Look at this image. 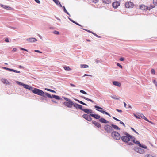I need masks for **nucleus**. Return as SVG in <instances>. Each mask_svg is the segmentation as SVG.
<instances>
[{
	"label": "nucleus",
	"instance_id": "obj_60",
	"mask_svg": "<svg viewBox=\"0 0 157 157\" xmlns=\"http://www.w3.org/2000/svg\"><path fill=\"white\" fill-rule=\"evenodd\" d=\"M71 85L73 86H75V85L73 84H71Z\"/></svg>",
	"mask_w": 157,
	"mask_h": 157
},
{
	"label": "nucleus",
	"instance_id": "obj_21",
	"mask_svg": "<svg viewBox=\"0 0 157 157\" xmlns=\"http://www.w3.org/2000/svg\"><path fill=\"white\" fill-rule=\"evenodd\" d=\"M1 81L4 84H5L6 85L9 84V82L6 79L2 78V79Z\"/></svg>",
	"mask_w": 157,
	"mask_h": 157
},
{
	"label": "nucleus",
	"instance_id": "obj_40",
	"mask_svg": "<svg viewBox=\"0 0 157 157\" xmlns=\"http://www.w3.org/2000/svg\"><path fill=\"white\" fill-rule=\"evenodd\" d=\"M53 33L57 35H59V32L57 31H54L53 32Z\"/></svg>",
	"mask_w": 157,
	"mask_h": 157
},
{
	"label": "nucleus",
	"instance_id": "obj_37",
	"mask_svg": "<svg viewBox=\"0 0 157 157\" xmlns=\"http://www.w3.org/2000/svg\"><path fill=\"white\" fill-rule=\"evenodd\" d=\"M83 98H84V99H85L86 100H87V101H90L91 102H93V101L92 100H91V99H89V98H86L85 97H84Z\"/></svg>",
	"mask_w": 157,
	"mask_h": 157
},
{
	"label": "nucleus",
	"instance_id": "obj_4",
	"mask_svg": "<svg viewBox=\"0 0 157 157\" xmlns=\"http://www.w3.org/2000/svg\"><path fill=\"white\" fill-rule=\"evenodd\" d=\"M16 82L20 85L23 86L24 88L26 89H29L32 91L33 88L32 86L27 84H24L22 83L19 82L18 81H16Z\"/></svg>",
	"mask_w": 157,
	"mask_h": 157
},
{
	"label": "nucleus",
	"instance_id": "obj_5",
	"mask_svg": "<svg viewBox=\"0 0 157 157\" xmlns=\"http://www.w3.org/2000/svg\"><path fill=\"white\" fill-rule=\"evenodd\" d=\"M112 136L114 139L117 140H119L121 137L120 134L116 131L112 132Z\"/></svg>",
	"mask_w": 157,
	"mask_h": 157
},
{
	"label": "nucleus",
	"instance_id": "obj_23",
	"mask_svg": "<svg viewBox=\"0 0 157 157\" xmlns=\"http://www.w3.org/2000/svg\"><path fill=\"white\" fill-rule=\"evenodd\" d=\"M76 108H78L81 109L82 110V106L81 105H78L77 104H74L73 105Z\"/></svg>",
	"mask_w": 157,
	"mask_h": 157
},
{
	"label": "nucleus",
	"instance_id": "obj_46",
	"mask_svg": "<svg viewBox=\"0 0 157 157\" xmlns=\"http://www.w3.org/2000/svg\"><path fill=\"white\" fill-rule=\"evenodd\" d=\"M93 2L96 3L98 2L99 0H92Z\"/></svg>",
	"mask_w": 157,
	"mask_h": 157
},
{
	"label": "nucleus",
	"instance_id": "obj_39",
	"mask_svg": "<svg viewBox=\"0 0 157 157\" xmlns=\"http://www.w3.org/2000/svg\"><path fill=\"white\" fill-rule=\"evenodd\" d=\"M153 3L154 5L157 6V0H153Z\"/></svg>",
	"mask_w": 157,
	"mask_h": 157
},
{
	"label": "nucleus",
	"instance_id": "obj_24",
	"mask_svg": "<svg viewBox=\"0 0 157 157\" xmlns=\"http://www.w3.org/2000/svg\"><path fill=\"white\" fill-rule=\"evenodd\" d=\"M81 68L82 69L86 68L89 67V66L86 64H81L80 65Z\"/></svg>",
	"mask_w": 157,
	"mask_h": 157
},
{
	"label": "nucleus",
	"instance_id": "obj_45",
	"mask_svg": "<svg viewBox=\"0 0 157 157\" xmlns=\"http://www.w3.org/2000/svg\"><path fill=\"white\" fill-rule=\"evenodd\" d=\"M64 98L65 100H66L67 101H69L71 100L70 99L66 98Z\"/></svg>",
	"mask_w": 157,
	"mask_h": 157
},
{
	"label": "nucleus",
	"instance_id": "obj_20",
	"mask_svg": "<svg viewBox=\"0 0 157 157\" xmlns=\"http://www.w3.org/2000/svg\"><path fill=\"white\" fill-rule=\"evenodd\" d=\"M82 110L84 111L86 113L89 114L92 113V111L91 109H82Z\"/></svg>",
	"mask_w": 157,
	"mask_h": 157
},
{
	"label": "nucleus",
	"instance_id": "obj_38",
	"mask_svg": "<svg viewBox=\"0 0 157 157\" xmlns=\"http://www.w3.org/2000/svg\"><path fill=\"white\" fill-rule=\"evenodd\" d=\"M83 98H84V99H85L86 100H87V101H90L91 102H93V101L92 100H91V99H89V98H86L85 97H84Z\"/></svg>",
	"mask_w": 157,
	"mask_h": 157
},
{
	"label": "nucleus",
	"instance_id": "obj_59",
	"mask_svg": "<svg viewBox=\"0 0 157 157\" xmlns=\"http://www.w3.org/2000/svg\"><path fill=\"white\" fill-rule=\"evenodd\" d=\"M52 101L53 102H55V103H57V102H56L55 101H54L53 100H52Z\"/></svg>",
	"mask_w": 157,
	"mask_h": 157
},
{
	"label": "nucleus",
	"instance_id": "obj_15",
	"mask_svg": "<svg viewBox=\"0 0 157 157\" xmlns=\"http://www.w3.org/2000/svg\"><path fill=\"white\" fill-rule=\"evenodd\" d=\"M2 68L5 70H8L9 71H13L14 72H16L17 73H20V71H19L15 70H13V69H10V68H8L7 67H2Z\"/></svg>",
	"mask_w": 157,
	"mask_h": 157
},
{
	"label": "nucleus",
	"instance_id": "obj_1",
	"mask_svg": "<svg viewBox=\"0 0 157 157\" xmlns=\"http://www.w3.org/2000/svg\"><path fill=\"white\" fill-rule=\"evenodd\" d=\"M122 141L126 143L129 145H132V143L131 140L135 144L138 145L139 147L144 148L147 149V147L143 144H140V142L134 136H131L128 133H125L124 135L121 137Z\"/></svg>",
	"mask_w": 157,
	"mask_h": 157
},
{
	"label": "nucleus",
	"instance_id": "obj_48",
	"mask_svg": "<svg viewBox=\"0 0 157 157\" xmlns=\"http://www.w3.org/2000/svg\"><path fill=\"white\" fill-rule=\"evenodd\" d=\"M20 49H21V50H24V51H28L26 49H24V48H20Z\"/></svg>",
	"mask_w": 157,
	"mask_h": 157
},
{
	"label": "nucleus",
	"instance_id": "obj_53",
	"mask_svg": "<svg viewBox=\"0 0 157 157\" xmlns=\"http://www.w3.org/2000/svg\"><path fill=\"white\" fill-rule=\"evenodd\" d=\"M16 51H17V49L16 48H14L12 50V51H13V52H15Z\"/></svg>",
	"mask_w": 157,
	"mask_h": 157
},
{
	"label": "nucleus",
	"instance_id": "obj_11",
	"mask_svg": "<svg viewBox=\"0 0 157 157\" xmlns=\"http://www.w3.org/2000/svg\"><path fill=\"white\" fill-rule=\"evenodd\" d=\"M139 9L142 11H146L147 10V6L144 5H141L139 6Z\"/></svg>",
	"mask_w": 157,
	"mask_h": 157
},
{
	"label": "nucleus",
	"instance_id": "obj_56",
	"mask_svg": "<svg viewBox=\"0 0 157 157\" xmlns=\"http://www.w3.org/2000/svg\"><path fill=\"white\" fill-rule=\"evenodd\" d=\"M91 76V75H87V74H85L83 76L84 77H85V76Z\"/></svg>",
	"mask_w": 157,
	"mask_h": 157
},
{
	"label": "nucleus",
	"instance_id": "obj_19",
	"mask_svg": "<svg viewBox=\"0 0 157 157\" xmlns=\"http://www.w3.org/2000/svg\"><path fill=\"white\" fill-rule=\"evenodd\" d=\"M113 85L118 87H120L121 86V83L117 81H113Z\"/></svg>",
	"mask_w": 157,
	"mask_h": 157
},
{
	"label": "nucleus",
	"instance_id": "obj_18",
	"mask_svg": "<svg viewBox=\"0 0 157 157\" xmlns=\"http://www.w3.org/2000/svg\"><path fill=\"white\" fill-rule=\"evenodd\" d=\"M90 115L96 119H100V116L97 114H90Z\"/></svg>",
	"mask_w": 157,
	"mask_h": 157
},
{
	"label": "nucleus",
	"instance_id": "obj_47",
	"mask_svg": "<svg viewBox=\"0 0 157 157\" xmlns=\"http://www.w3.org/2000/svg\"><path fill=\"white\" fill-rule=\"evenodd\" d=\"M117 65L120 68H122V66L119 63H117Z\"/></svg>",
	"mask_w": 157,
	"mask_h": 157
},
{
	"label": "nucleus",
	"instance_id": "obj_52",
	"mask_svg": "<svg viewBox=\"0 0 157 157\" xmlns=\"http://www.w3.org/2000/svg\"><path fill=\"white\" fill-rule=\"evenodd\" d=\"M120 60L121 61H123L124 60V58H121L120 59Z\"/></svg>",
	"mask_w": 157,
	"mask_h": 157
},
{
	"label": "nucleus",
	"instance_id": "obj_10",
	"mask_svg": "<svg viewBox=\"0 0 157 157\" xmlns=\"http://www.w3.org/2000/svg\"><path fill=\"white\" fill-rule=\"evenodd\" d=\"M120 5V3L118 1L112 3V6L115 9H117Z\"/></svg>",
	"mask_w": 157,
	"mask_h": 157
},
{
	"label": "nucleus",
	"instance_id": "obj_28",
	"mask_svg": "<svg viewBox=\"0 0 157 157\" xmlns=\"http://www.w3.org/2000/svg\"><path fill=\"white\" fill-rule=\"evenodd\" d=\"M53 98H54L56 99L59 100L61 99L60 97L57 95H52Z\"/></svg>",
	"mask_w": 157,
	"mask_h": 157
},
{
	"label": "nucleus",
	"instance_id": "obj_3",
	"mask_svg": "<svg viewBox=\"0 0 157 157\" xmlns=\"http://www.w3.org/2000/svg\"><path fill=\"white\" fill-rule=\"evenodd\" d=\"M134 116L136 117V118L137 119H141V118L144 119L145 120L147 121L148 122H149L151 123L152 124H153L151 121H149L147 118L142 114L141 113H139L137 115H136V114H133Z\"/></svg>",
	"mask_w": 157,
	"mask_h": 157
},
{
	"label": "nucleus",
	"instance_id": "obj_64",
	"mask_svg": "<svg viewBox=\"0 0 157 157\" xmlns=\"http://www.w3.org/2000/svg\"><path fill=\"white\" fill-rule=\"evenodd\" d=\"M101 109H100V110H97L98 111L100 112V111H101L102 110H101Z\"/></svg>",
	"mask_w": 157,
	"mask_h": 157
},
{
	"label": "nucleus",
	"instance_id": "obj_27",
	"mask_svg": "<svg viewBox=\"0 0 157 157\" xmlns=\"http://www.w3.org/2000/svg\"><path fill=\"white\" fill-rule=\"evenodd\" d=\"M46 96L50 98H53L52 95V96L50 94L47 93H45V97Z\"/></svg>",
	"mask_w": 157,
	"mask_h": 157
},
{
	"label": "nucleus",
	"instance_id": "obj_31",
	"mask_svg": "<svg viewBox=\"0 0 157 157\" xmlns=\"http://www.w3.org/2000/svg\"><path fill=\"white\" fill-rule=\"evenodd\" d=\"M63 10L64 12H65L68 15H69V13L67 11V10H66L65 7L64 6H62Z\"/></svg>",
	"mask_w": 157,
	"mask_h": 157
},
{
	"label": "nucleus",
	"instance_id": "obj_33",
	"mask_svg": "<svg viewBox=\"0 0 157 157\" xmlns=\"http://www.w3.org/2000/svg\"><path fill=\"white\" fill-rule=\"evenodd\" d=\"M100 112L103 114H106L107 115L109 116H110V115L107 112L104 110H102L101 111H100Z\"/></svg>",
	"mask_w": 157,
	"mask_h": 157
},
{
	"label": "nucleus",
	"instance_id": "obj_12",
	"mask_svg": "<svg viewBox=\"0 0 157 157\" xmlns=\"http://www.w3.org/2000/svg\"><path fill=\"white\" fill-rule=\"evenodd\" d=\"M52 1L55 2L56 5L58 6L59 7H62V5L61 4L60 1L59 0H52Z\"/></svg>",
	"mask_w": 157,
	"mask_h": 157
},
{
	"label": "nucleus",
	"instance_id": "obj_58",
	"mask_svg": "<svg viewBox=\"0 0 157 157\" xmlns=\"http://www.w3.org/2000/svg\"><path fill=\"white\" fill-rule=\"evenodd\" d=\"M124 107H126V105L127 104H126V103L125 102H124Z\"/></svg>",
	"mask_w": 157,
	"mask_h": 157
},
{
	"label": "nucleus",
	"instance_id": "obj_14",
	"mask_svg": "<svg viewBox=\"0 0 157 157\" xmlns=\"http://www.w3.org/2000/svg\"><path fill=\"white\" fill-rule=\"evenodd\" d=\"M26 40L29 42L33 43L36 41L37 40L34 38H31L27 39Z\"/></svg>",
	"mask_w": 157,
	"mask_h": 157
},
{
	"label": "nucleus",
	"instance_id": "obj_35",
	"mask_svg": "<svg viewBox=\"0 0 157 157\" xmlns=\"http://www.w3.org/2000/svg\"><path fill=\"white\" fill-rule=\"evenodd\" d=\"M154 7V6L153 5H151L150 6H147V10H150Z\"/></svg>",
	"mask_w": 157,
	"mask_h": 157
},
{
	"label": "nucleus",
	"instance_id": "obj_30",
	"mask_svg": "<svg viewBox=\"0 0 157 157\" xmlns=\"http://www.w3.org/2000/svg\"><path fill=\"white\" fill-rule=\"evenodd\" d=\"M112 126L113 128H114L116 130H120V128L116 125H114L113 124H112Z\"/></svg>",
	"mask_w": 157,
	"mask_h": 157
},
{
	"label": "nucleus",
	"instance_id": "obj_22",
	"mask_svg": "<svg viewBox=\"0 0 157 157\" xmlns=\"http://www.w3.org/2000/svg\"><path fill=\"white\" fill-rule=\"evenodd\" d=\"M92 123L93 124H94V125L98 128L100 127H101L100 124L99 123L95 121H93Z\"/></svg>",
	"mask_w": 157,
	"mask_h": 157
},
{
	"label": "nucleus",
	"instance_id": "obj_25",
	"mask_svg": "<svg viewBox=\"0 0 157 157\" xmlns=\"http://www.w3.org/2000/svg\"><path fill=\"white\" fill-rule=\"evenodd\" d=\"M102 2L104 4H109L111 2V0H102Z\"/></svg>",
	"mask_w": 157,
	"mask_h": 157
},
{
	"label": "nucleus",
	"instance_id": "obj_50",
	"mask_svg": "<svg viewBox=\"0 0 157 157\" xmlns=\"http://www.w3.org/2000/svg\"><path fill=\"white\" fill-rule=\"evenodd\" d=\"M35 1L38 3L40 4V2L39 0H35Z\"/></svg>",
	"mask_w": 157,
	"mask_h": 157
},
{
	"label": "nucleus",
	"instance_id": "obj_32",
	"mask_svg": "<svg viewBox=\"0 0 157 157\" xmlns=\"http://www.w3.org/2000/svg\"><path fill=\"white\" fill-rule=\"evenodd\" d=\"M75 100L76 101H78L79 103H81V104H82V105H87L84 103V102H83L80 101H79L78 100H77V99H75Z\"/></svg>",
	"mask_w": 157,
	"mask_h": 157
},
{
	"label": "nucleus",
	"instance_id": "obj_2",
	"mask_svg": "<svg viewBox=\"0 0 157 157\" xmlns=\"http://www.w3.org/2000/svg\"><path fill=\"white\" fill-rule=\"evenodd\" d=\"M32 91L36 94L45 97V93L41 90L33 88Z\"/></svg>",
	"mask_w": 157,
	"mask_h": 157
},
{
	"label": "nucleus",
	"instance_id": "obj_61",
	"mask_svg": "<svg viewBox=\"0 0 157 157\" xmlns=\"http://www.w3.org/2000/svg\"><path fill=\"white\" fill-rule=\"evenodd\" d=\"M113 118L114 119H115V120H116L117 119V118H116L115 117H113Z\"/></svg>",
	"mask_w": 157,
	"mask_h": 157
},
{
	"label": "nucleus",
	"instance_id": "obj_62",
	"mask_svg": "<svg viewBox=\"0 0 157 157\" xmlns=\"http://www.w3.org/2000/svg\"><path fill=\"white\" fill-rule=\"evenodd\" d=\"M75 24H77V25H80L78 23H76V22H75Z\"/></svg>",
	"mask_w": 157,
	"mask_h": 157
},
{
	"label": "nucleus",
	"instance_id": "obj_54",
	"mask_svg": "<svg viewBox=\"0 0 157 157\" xmlns=\"http://www.w3.org/2000/svg\"><path fill=\"white\" fill-rule=\"evenodd\" d=\"M116 110L118 112H122V111L121 110H119L118 109H116Z\"/></svg>",
	"mask_w": 157,
	"mask_h": 157
},
{
	"label": "nucleus",
	"instance_id": "obj_26",
	"mask_svg": "<svg viewBox=\"0 0 157 157\" xmlns=\"http://www.w3.org/2000/svg\"><path fill=\"white\" fill-rule=\"evenodd\" d=\"M110 96L113 99H115L116 100H119L120 97L117 98V96L115 95H110Z\"/></svg>",
	"mask_w": 157,
	"mask_h": 157
},
{
	"label": "nucleus",
	"instance_id": "obj_57",
	"mask_svg": "<svg viewBox=\"0 0 157 157\" xmlns=\"http://www.w3.org/2000/svg\"><path fill=\"white\" fill-rule=\"evenodd\" d=\"M120 123H121V124H123L124 126H125V125H124V123L123 122H122L121 121H120Z\"/></svg>",
	"mask_w": 157,
	"mask_h": 157
},
{
	"label": "nucleus",
	"instance_id": "obj_44",
	"mask_svg": "<svg viewBox=\"0 0 157 157\" xmlns=\"http://www.w3.org/2000/svg\"><path fill=\"white\" fill-rule=\"evenodd\" d=\"M131 129L135 133L139 134V133L133 128H131Z\"/></svg>",
	"mask_w": 157,
	"mask_h": 157
},
{
	"label": "nucleus",
	"instance_id": "obj_17",
	"mask_svg": "<svg viewBox=\"0 0 157 157\" xmlns=\"http://www.w3.org/2000/svg\"><path fill=\"white\" fill-rule=\"evenodd\" d=\"M99 121L103 123L107 124L109 123V121L106 120L105 119L103 118H101L99 119Z\"/></svg>",
	"mask_w": 157,
	"mask_h": 157
},
{
	"label": "nucleus",
	"instance_id": "obj_9",
	"mask_svg": "<svg viewBox=\"0 0 157 157\" xmlns=\"http://www.w3.org/2000/svg\"><path fill=\"white\" fill-rule=\"evenodd\" d=\"M0 6H1L2 8L8 10H12L13 8L7 5H2L0 4Z\"/></svg>",
	"mask_w": 157,
	"mask_h": 157
},
{
	"label": "nucleus",
	"instance_id": "obj_49",
	"mask_svg": "<svg viewBox=\"0 0 157 157\" xmlns=\"http://www.w3.org/2000/svg\"><path fill=\"white\" fill-rule=\"evenodd\" d=\"M34 52H38V53H42V52H41L40 51L37 50H35L34 51Z\"/></svg>",
	"mask_w": 157,
	"mask_h": 157
},
{
	"label": "nucleus",
	"instance_id": "obj_16",
	"mask_svg": "<svg viewBox=\"0 0 157 157\" xmlns=\"http://www.w3.org/2000/svg\"><path fill=\"white\" fill-rule=\"evenodd\" d=\"M105 129L107 132H109L112 130V127L110 125H106L105 126Z\"/></svg>",
	"mask_w": 157,
	"mask_h": 157
},
{
	"label": "nucleus",
	"instance_id": "obj_55",
	"mask_svg": "<svg viewBox=\"0 0 157 157\" xmlns=\"http://www.w3.org/2000/svg\"><path fill=\"white\" fill-rule=\"evenodd\" d=\"M69 19L72 22H73V23H75V22L74 21L72 20H71V19L70 18H69Z\"/></svg>",
	"mask_w": 157,
	"mask_h": 157
},
{
	"label": "nucleus",
	"instance_id": "obj_6",
	"mask_svg": "<svg viewBox=\"0 0 157 157\" xmlns=\"http://www.w3.org/2000/svg\"><path fill=\"white\" fill-rule=\"evenodd\" d=\"M134 6L133 3L131 2H127L125 3V6L127 8H132Z\"/></svg>",
	"mask_w": 157,
	"mask_h": 157
},
{
	"label": "nucleus",
	"instance_id": "obj_41",
	"mask_svg": "<svg viewBox=\"0 0 157 157\" xmlns=\"http://www.w3.org/2000/svg\"><path fill=\"white\" fill-rule=\"evenodd\" d=\"M80 92L85 94H87V93L82 90H81Z\"/></svg>",
	"mask_w": 157,
	"mask_h": 157
},
{
	"label": "nucleus",
	"instance_id": "obj_63",
	"mask_svg": "<svg viewBox=\"0 0 157 157\" xmlns=\"http://www.w3.org/2000/svg\"><path fill=\"white\" fill-rule=\"evenodd\" d=\"M116 120L117 121H120L117 118V119Z\"/></svg>",
	"mask_w": 157,
	"mask_h": 157
},
{
	"label": "nucleus",
	"instance_id": "obj_13",
	"mask_svg": "<svg viewBox=\"0 0 157 157\" xmlns=\"http://www.w3.org/2000/svg\"><path fill=\"white\" fill-rule=\"evenodd\" d=\"M83 117L89 121H91V118L90 117V116L86 114H84L83 115Z\"/></svg>",
	"mask_w": 157,
	"mask_h": 157
},
{
	"label": "nucleus",
	"instance_id": "obj_43",
	"mask_svg": "<svg viewBox=\"0 0 157 157\" xmlns=\"http://www.w3.org/2000/svg\"><path fill=\"white\" fill-rule=\"evenodd\" d=\"M95 107L96 108H97V109H101V110H102L103 109L101 107H100L99 106H95Z\"/></svg>",
	"mask_w": 157,
	"mask_h": 157
},
{
	"label": "nucleus",
	"instance_id": "obj_8",
	"mask_svg": "<svg viewBox=\"0 0 157 157\" xmlns=\"http://www.w3.org/2000/svg\"><path fill=\"white\" fill-rule=\"evenodd\" d=\"M64 105L67 106L68 107L71 108L72 105H73L74 103L71 100H70L68 101L64 102Z\"/></svg>",
	"mask_w": 157,
	"mask_h": 157
},
{
	"label": "nucleus",
	"instance_id": "obj_29",
	"mask_svg": "<svg viewBox=\"0 0 157 157\" xmlns=\"http://www.w3.org/2000/svg\"><path fill=\"white\" fill-rule=\"evenodd\" d=\"M63 68L66 71H71V69L70 67L67 66H65L63 67Z\"/></svg>",
	"mask_w": 157,
	"mask_h": 157
},
{
	"label": "nucleus",
	"instance_id": "obj_42",
	"mask_svg": "<svg viewBox=\"0 0 157 157\" xmlns=\"http://www.w3.org/2000/svg\"><path fill=\"white\" fill-rule=\"evenodd\" d=\"M151 74H155V71L154 69H152L151 70Z\"/></svg>",
	"mask_w": 157,
	"mask_h": 157
},
{
	"label": "nucleus",
	"instance_id": "obj_34",
	"mask_svg": "<svg viewBox=\"0 0 157 157\" xmlns=\"http://www.w3.org/2000/svg\"><path fill=\"white\" fill-rule=\"evenodd\" d=\"M45 90H46L49 91L53 93H56V92L55 91H54L53 90L50 89H48V88H45Z\"/></svg>",
	"mask_w": 157,
	"mask_h": 157
},
{
	"label": "nucleus",
	"instance_id": "obj_7",
	"mask_svg": "<svg viewBox=\"0 0 157 157\" xmlns=\"http://www.w3.org/2000/svg\"><path fill=\"white\" fill-rule=\"evenodd\" d=\"M134 150L136 152L140 154H143L144 152V150L139 147H135Z\"/></svg>",
	"mask_w": 157,
	"mask_h": 157
},
{
	"label": "nucleus",
	"instance_id": "obj_36",
	"mask_svg": "<svg viewBox=\"0 0 157 157\" xmlns=\"http://www.w3.org/2000/svg\"><path fill=\"white\" fill-rule=\"evenodd\" d=\"M152 82L155 85V86L157 87V82L155 80H153Z\"/></svg>",
	"mask_w": 157,
	"mask_h": 157
},
{
	"label": "nucleus",
	"instance_id": "obj_51",
	"mask_svg": "<svg viewBox=\"0 0 157 157\" xmlns=\"http://www.w3.org/2000/svg\"><path fill=\"white\" fill-rule=\"evenodd\" d=\"M5 41L6 42H9V39L8 38H6L5 39Z\"/></svg>",
	"mask_w": 157,
	"mask_h": 157
}]
</instances>
